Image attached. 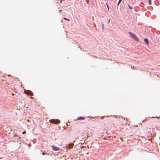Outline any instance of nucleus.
I'll return each instance as SVG.
<instances>
[{"instance_id": "1", "label": "nucleus", "mask_w": 160, "mask_h": 160, "mask_svg": "<svg viewBox=\"0 0 160 160\" xmlns=\"http://www.w3.org/2000/svg\"><path fill=\"white\" fill-rule=\"evenodd\" d=\"M129 34L130 35V36L132 37L133 39H134L136 40H137L138 39V38L137 37V36L134 34L131 33V32H129Z\"/></svg>"}, {"instance_id": "2", "label": "nucleus", "mask_w": 160, "mask_h": 160, "mask_svg": "<svg viewBox=\"0 0 160 160\" xmlns=\"http://www.w3.org/2000/svg\"><path fill=\"white\" fill-rule=\"evenodd\" d=\"M24 92L26 94H27L30 96H32V93L31 91L30 90H25Z\"/></svg>"}, {"instance_id": "3", "label": "nucleus", "mask_w": 160, "mask_h": 160, "mask_svg": "<svg viewBox=\"0 0 160 160\" xmlns=\"http://www.w3.org/2000/svg\"><path fill=\"white\" fill-rule=\"evenodd\" d=\"M52 148L53 150L55 151H58L60 150V148L54 145L52 146Z\"/></svg>"}, {"instance_id": "4", "label": "nucleus", "mask_w": 160, "mask_h": 160, "mask_svg": "<svg viewBox=\"0 0 160 160\" xmlns=\"http://www.w3.org/2000/svg\"><path fill=\"white\" fill-rule=\"evenodd\" d=\"M84 119V118L81 116L78 117L77 118V120H83Z\"/></svg>"}, {"instance_id": "5", "label": "nucleus", "mask_w": 160, "mask_h": 160, "mask_svg": "<svg viewBox=\"0 0 160 160\" xmlns=\"http://www.w3.org/2000/svg\"><path fill=\"white\" fill-rule=\"evenodd\" d=\"M144 41L146 42V43H147V44H148V40L147 39H144Z\"/></svg>"}, {"instance_id": "6", "label": "nucleus", "mask_w": 160, "mask_h": 160, "mask_svg": "<svg viewBox=\"0 0 160 160\" xmlns=\"http://www.w3.org/2000/svg\"><path fill=\"white\" fill-rule=\"evenodd\" d=\"M122 0H119V1L118 2V6L119 4L122 1Z\"/></svg>"}, {"instance_id": "7", "label": "nucleus", "mask_w": 160, "mask_h": 160, "mask_svg": "<svg viewBox=\"0 0 160 160\" xmlns=\"http://www.w3.org/2000/svg\"><path fill=\"white\" fill-rule=\"evenodd\" d=\"M148 3L149 5H151V0H148Z\"/></svg>"}, {"instance_id": "8", "label": "nucleus", "mask_w": 160, "mask_h": 160, "mask_svg": "<svg viewBox=\"0 0 160 160\" xmlns=\"http://www.w3.org/2000/svg\"><path fill=\"white\" fill-rule=\"evenodd\" d=\"M128 6L129 8L130 9H132V8L131 6L130 5H128Z\"/></svg>"}, {"instance_id": "9", "label": "nucleus", "mask_w": 160, "mask_h": 160, "mask_svg": "<svg viewBox=\"0 0 160 160\" xmlns=\"http://www.w3.org/2000/svg\"><path fill=\"white\" fill-rule=\"evenodd\" d=\"M63 19H64V20H68V21H70V20L66 18H63Z\"/></svg>"}, {"instance_id": "10", "label": "nucleus", "mask_w": 160, "mask_h": 160, "mask_svg": "<svg viewBox=\"0 0 160 160\" xmlns=\"http://www.w3.org/2000/svg\"><path fill=\"white\" fill-rule=\"evenodd\" d=\"M102 29H104V25L103 24H102Z\"/></svg>"}, {"instance_id": "11", "label": "nucleus", "mask_w": 160, "mask_h": 160, "mask_svg": "<svg viewBox=\"0 0 160 160\" xmlns=\"http://www.w3.org/2000/svg\"><path fill=\"white\" fill-rule=\"evenodd\" d=\"M85 146H82V147H81L80 148L81 149H82V148H85Z\"/></svg>"}, {"instance_id": "12", "label": "nucleus", "mask_w": 160, "mask_h": 160, "mask_svg": "<svg viewBox=\"0 0 160 160\" xmlns=\"http://www.w3.org/2000/svg\"><path fill=\"white\" fill-rule=\"evenodd\" d=\"M26 131H24V132H22V134H25V133H26Z\"/></svg>"}, {"instance_id": "13", "label": "nucleus", "mask_w": 160, "mask_h": 160, "mask_svg": "<svg viewBox=\"0 0 160 160\" xmlns=\"http://www.w3.org/2000/svg\"><path fill=\"white\" fill-rule=\"evenodd\" d=\"M60 2L61 3H62V0H60Z\"/></svg>"}, {"instance_id": "14", "label": "nucleus", "mask_w": 160, "mask_h": 160, "mask_svg": "<svg viewBox=\"0 0 160 160\" xmlns=\"http://www.w3.org/2000/svg\"><path fill=\"white\" fill-rule=\"evenodd\" d=\"M42 154L43 155H44L45 154V153L44 152H43L42 153Z\"/></svg>"}, {"instance_id": "15", "label": "nucleus", "mask_w": 160, "mask_h": 160, "mask_svg": "<svg viewBox=\"0 0 160 160\" xmlns=\"http://www.w3.org/2000/svg\"><path fill=\"white\" fill-rule=\"evenodd\" d=\"M107 8H108V9L109 10V8L108 6H107Z\"/></svg>"}, {"instance_id": "16", "label": "nucleus", "mask_w": 160, "mask_h": 160, "mask_svg": "<svg viewBox=\"0 0 160 160\" xmlns=\"http://www.w3.org/2000/svg\"><path fill=\"white\" fill-rule=\"evenodd\" d=\"M62 11V10H60L59 11L60 12H61V11Z\"/></svg>"}]
</instances>
